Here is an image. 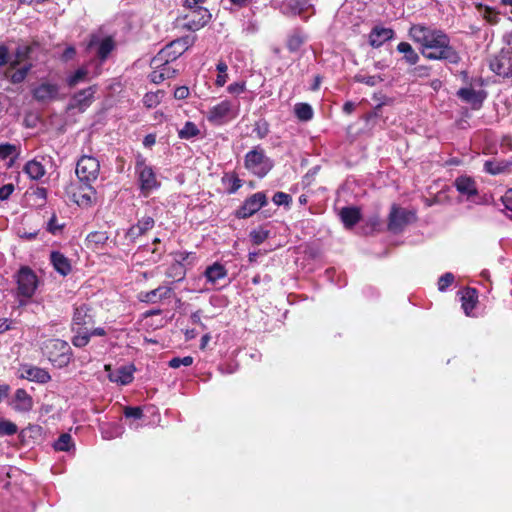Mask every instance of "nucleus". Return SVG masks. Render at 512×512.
Listing matches in <instances>:
<instances>
[{
    "label": "nucleus",
    "instance_id": "1",
    "mask_svg": "<svg viewBox=\"0 0 512 512\" xmlns=\"http://www.w3.org/2000/svg\"><path fill=\"white\" fill-rule=\"evenodd\" d=\"M411 39L419 44L421 54L428 60L447 61L457 65L459 53L450 43V37L441 29L424 24H413L409 29Z\"/></svg>",
    "mask_w": 512,
    "mask_h": 512
},
{
    "label": "nucleus",
    "instance_id": "2",
    "mask_svg": "<svg viewBox=\"0 0 512 512\" xmlns=\"http://www.w3.org/2000/svg\"><path fill=\"white\" fill-rule=\"evenodd\" d=\"M461 76L466 86L461 87L456 92V96L469 104L472 109L479 110L488 96L487 91L483 89V79L480 77L470 78L467 71H462Z\"/></svg>",
    "mask_w": 512,
    "mask_h": 512
},
{
    "label": "nucleus",
    "instance_id": "3",
    "mask_svg": "<svg viewBox=\"0 0 512 512\" xmlns=\"http://www.w3.org/2000/svg\"><path fill=\"white\" fill-rule=\"evenodd\" d=\"M42 352L56 368L68 366L73 357L70 345L61 339L46 340L42 345Z\"/></svg>",
    "mask_w": 512,
    "mask_h": 512
},
{
    "label": "nucleus",
    "instance_id": "4",
    "mask_svg": "<svg viewBox=\"0 0 512 512\" xmlns=\"http://www.w3.org/2000/svg\"><path fill=\"white\" fill-rule=\"evenodd\" d=\"M192 43L193 40L189 36L172 41L170 44L162 48L151 59V68H158L165 65L167 62L173 63L188 49Z\"/></svg>",
    "mask_w": 512,
    "mask_h": 512
},
{
    "label": "nucleus",
    "instance_id": "5",
    "mask_svg": "<svg viewBox=\"0 0 512 512\" xmlns=\"http://www.w3.org/2000/svg\"><path fill=\"white\" fill-rule=\"evenodd\" d=\"M135 174L141 194L144 197L157 190L161 183L157 180L156 173L152 166L146 163L142 155H138L135 161Z\"/></svg>",
    "mask_w": 512,
    "mask_h": 512
},
{
    "label": "nucleus",
    "instance_id": "6",
    "mask_svg": "<svg viewBox=\"0 0 512 512\" xmlns=\"http://www.w3.org/2000/svg\"><path fill=\"white\" fill-rule=\"evenodd\" d=\"M273 166V160L265 154L260 146H255L244 157V167L258 178H264Z\"/></svg>",
    "mask_w": 512,
    "mask_h": 512
},
{
    "label": "nucleus",
    "instance_id": "7",
    "mask_svg": "<svg viewBox=\"0 0 512 512\" xmlns=\"http://www.w3.org/2000/svg\"><path fill=\"white\" fill-rule=\"evenodd\" d=\"M100 173V162L91 155H83L76 165V175L83 185L93 184L97 181Z\"/></svg>",
    "mask_w": 512,
    "mask_h": 512
},
{
    "label": "nucleus",
    "instance_id": "8",
    "mask_svg": "<svg viewBox=\"0 0 512 512\" xmlns=\"http://www.w3.org/2000/svg\"><path fill=\"white\" fill-rule=\"evenodd\" d=\"M115 46V40L112 36H102L99 32L92 33L87 44V48L94 51L100 63L108 59Z\"/></svg>",
    "mask_w": 512,
    "mask_h": 512
},
{
    "label": "nucleus",
    "instance_id": "9",
    "mask_svg": "<svg viewBox=\"0 0 512 512\" xmlns=\"http://www.w3.org/2000/svg\"><path fill=\"white\" fill-rule=\"evenodd\" d=\"M267 204V198L264 192H256L248 197L243 204L236 210L235 216L239 219L251 217Z\"/></svg>",
    "mask_w": 512,
    "mask_h": 512
},
{
    "label": "nucleus",
    "instance_id": "10",
    "mask_svg": "<svg viewBox=\"0 0 512 512\" xmlns=\"http://www.w3.org/2000/svg\"><path fill=\"white\" fill-rule=\"evenodd\" d=\"M37 276L29 267H21L17 274L19 295L30 298L37 288Z\"/></svg>",
    "mask_w": 512,
    "mask_h": 512
},
{
    "label": "nucleus",
    "instance_id": "11",
    "mask_svg": "<svg viewBox=\"0 0 512 512\" xmlns=\"http://www.w3.org/2000/svg\"><path fill=\"white\" fill-rule=\"evenodd\" d=\"M489 68L498 76L512 78V52L502 51L491 58Z\"/></svg>",
    "mask_w": 512,
    "mask_h": 512
},
{
    "label": "nucleus",
    "instance_id": "12",
    "mask_svg": "<svg viewBox=\"0 0 512 512\" xmlns=\"http://www.w3.org/2000/svg\"><path fill=\"white\" fill-rule=\"evenodd\" d=\"M232 118V104L229 100H223L211 107L206 119L215 126H221Z\"/></svg>",
    "mask_w": 512,
    "mask_h": 512
},
{
    "label": "nucleus",
    "instance_id": "13",
    "mask_svg": "<svg viewBox=\"0 0 512 512\" xmlns=\"http://www.w3.org/2000/svg\"><path fill=\"white\" fill-rule=\"evenodd\" d=\"M415 214L402 208L393 207L389 215L388 229L393 233L401 232L413 219Z\"/></svg>",
    "mask_w": 512,
    "mask_h": 512
},
{
    "label": "nucleus",
    "instance_id": "14",
    "mask_svg": "<svg viewBox=\"0 0 512 512\" xmlns=\"http://www.w3.org/2000/svg\"><path fill=\"white\" fill-rule=\"evenodd\" d=\"M96 91L97 85H92L76 92L70 99L69 109L84 112L93 103Z\"/></svg>",
    "mask_w": 512,
    "mask_h": 512
},
{
    "label": "nucleus",
    "instance_id": "15",
    "mask_svg": "<svg viewBox=\"0 0 512 512\" xmlns=\"http://www.w3.org/2000/svg\"><path fill=\"white\" fill-rule=\"evenodd\" d=\"M108 379L119 385H128L134 379L135 366L133 364L124 365L117 369H111L110 365H105Z\"/></svg>",
    "mask_w": 512,
    "mask_h": 512
},
{
    "label": "nucleus",
    "instance_id": "16",
    "mask_svg": "<svg viewBox=\"0 0 512 512\" xmlns=\"http://www.w3.org/2000/svg\"><path fill=\"white\" fill-rule=\"evenodd\" d=\"M211 19V13L208 9L191 10L185 16L186 22L183 27L190 31H198L203 28Z\"/></svg>",
    "mask_w": 512,
    "mask_h": 512
},
{
    "label": "nucleus",
    "instance_id": "17",
    "mask_svg": "<svg viewBox=\"0 0 512 512\" xmlns=\"http://www.w3.org/2000/svg\"><path fill=\"white\" fill-rule=\"evenodd\" d=\"M59 86L55 83L42 82L32 90L33 98L38 102H49L57 98Z\"/></svg>",
    "mask_w": 512,
    "mask_h": 512
},
{
    "label": "nucleus",
    "instance_id": "18",
    "mask_svg": "<svg viewBox=\"0 0 512 512\" xmlns=\"http://www.w3.org/2000/svg\"><path fill=\"white\" fill-rule=\"evenodd\" d=\"M172 288L170 286H158L156 289L150 291H142L138 294V300L141 303L156 304L164 299L170 297Z\"/></svg>",
    "mask_w": 512,
    "mask_h": 512
},
{
    "label": "nucleus",
    "instance_id": "19",
    "mask_svg": "<svg viewBox=\"0 0 512 512\" xmlns=\"http://www.w3.org/2000/svg\"><path fill=\"white\" fill-rule=\"evenodd\" d=\"M21 370V377L28 381L46 384L51 380L49 372L44 368L26 364L22 366Z\"/></svg>",
    "mask_w": 512,
    "mask_h": 512
},
{
    "label": "nucleus",
    "instance_id": "20",
    "mask_svg": "<svg viewBox=\"0 0 512 512\" xmlns=\"http://www.w3.org/2000/svg\"><path fill=\"white\" fill-rule=\"evenodd\" d=\"M155 225V220L151 216H143L136 224L132 225L126 232L125 236L130 241H135L140 236L146 234Z\"/></svg>",
    "mask_w": 512,
    "mask_h": 512
},
{
    "label": "nucleus",
    "instance_id": "21",
    "mask_svg": "<svg viewBox=\"0 0 512 512\" xmlns=\"http://www.w3.org/2000/svg\"><path fill=\"white\" fill-rule=\"evenodd\" d=\"M395 32L391 28L375 26L369 33V44L374 48L381 47L387 41L394 38Z\"/></svg>",
    "mask_w": 512,
    "mask_h": 512
},
{
    "label": "nucleus",
    "instance_id": "22",
    "mask_svg": "<svg viewBox=\"0 0 512 512\" xmlns=\"http://www.w3.org/2000/svg\"><path fill=\"white\" fill-rule=\"evenodd\" d=\"M93 323L94 315L92 314V309L88 305L82 304L75 308L72 319V327L83 329V327L92 325Z\"/></svg>",
    "mask_w": 512,
    "mask_h": 512
},
{
    "label": "nucleus",
    "instance_id": "23",
    "mask_svg": "<svg viewBox=\"0 0 512 512\" xmlns=\"http://www.w3.org/2000/svg\"><path fill=\"white\" fill-rule=\"evenodd\" d=\"M11 405L15 411L26 413L32 410L33 399L25 389L19 388L15 391Z\"/></svg>",
    "mask_w": 512,
    "mask_h": 512
},
{
    "label": "nucleus",
    "instance_id": "24",
    "mask_svg": "<svg viewBox=\"0 0 512 512\" xmlns=\"http://www.w3.org/2000/svg\"><path fill=\"white\" fill-rule=\"evenodd\" d=\"M50 263L61 276H67L72 271L70 259L60 251L50 253Z\"/></svg>",
    "mask_w": 512,
    "mask_h": 512
},
{
    "label": "nucleus",
    "instance_id": "25",
    "mask_svg": "<svg viewBox=\"0 0 512 512\" xmlns=\"http://www.w3.org/2000/svg\"><path fill=\"white\" fill-rule=\"evenodd\" d=\"M75 202L79 206L88 207L91 206L96 200V190L93 184L83 185L81 184L78 192L74 193Z\"/></svg>",
    "mask_w": 512,
    "mask_h": 512
},
{
    "label": "nucleus",
    "instance_id": "26",
    "mask_svg": "<svg viewBox=\"0 0 512 512\" xmlns=\"http://www.w3.org/2000/svg\"><path fill=\"white\" fill-rule=\"evenodd\" d=\"M101 436L105 440H112L121 437L124 433V426L119 422H103L99 426Z\"/></svg>",
    "mask_w": 512,
    "mask_h": 512
},
{
    "label": "nucleus",
    "instance_id": "27",
    "mask_svg": "<svg viewBox=\"0 0 512 512\" xmlns=\"http://www.w3.org/2000/svg\"><path fill=\"white\" fill-rule=\"evenodd\" d=\"M152 69L153 71L150 73L149 79L155 84H160L165 79L172 78L176 74V69L171 66L170 62H167L165 65L158 68Z\"/></svg>",
    "mask_w": 512,
    "mask_h": 512
},
{
    "label": "nucleus",
    "instance_id": "28",
    "mask_svg": "<svg viewBox=\"0 0 512 512\" xmlns=\"http://www.w3.org/2000/svg\"><path fill=\"white\" fill-rule=\"evenodd\" d=\"M339 216L344 226L350 229L360 221L361 212L357 207H343Z\"/></svg>",
    "mask_w": 512,
    "mask_h": 512
},
{
    "label": "nucleus",
    "instance_id": "29",
    "mask_svg": "<svg viewBox=\"0 0 512 512\" xmlns=\"http://www.w3.org/2000/svg\"><path fill=\"white\" fill-rule=\"evenodd\" d=\"M455 187L459 193L468 197L474 196L478 193L476 182L468 176H460L456 178Z\"/></svg>",
    "mask_w": 512,
    "mask_h": 512
},
{
    "label": "nucleus",
    "instance_id": "30",
    "mask_svg": "<svg viewBox=\"0 0 512 512\" xmlns=\"http://www.w3.org/2000/svg\"><path fill=\"white\" fill-rule=\"evenodd\" d=\"M23 171L32 180H40L46 174L45 165L37 158L28 161Z\"/></svg>",
    "mask_w": 512,
    "mask_h": 512
},
{
    "label": "nucleus",
    "instance_id": "31",
    "mask_svg": "<svg viewBox=\"0 0 512 512\" xmlns=\"http://www.w3.org/2000/svg\"><path fill=\"white\" fill-rule=\"evenodd\" d=\"M207 282L215 284L218 280L227 276V270L221 263L215 262L209 265L204 272Z\"/></svg>",
    "mask_w": 512,
    "mask_h": 512
},
{
    "label": "nucleus",
    "instance_id": "32",
    "mask_svg": "<svg viewBox=\"0 0 512 512\" xmlns=\"http://www.w3.org/2000/svg\"><path fill=\"white\" fill-rule=\"evenodd\" d=\"M512 163L508 161L487 160L483 170L490 175H499L508 171Z\"/></svg>",
    "mask_w": 512,
    "mask_h": 512
},
{
    "label": "nucleus",
    "instance_id": "33",
    "mask_svg": "<svg viewBox=\"0 0 512 512\" xmlns=\"http://www.w3.org/2000/svg\"><path fill=\"white\" fill-rule=\"evenodd\" d=\"M477 291L473 288H468L462 293L461 301L464 313L469 316L477 303Z\"/></svg>",
    "mask_w": 512,
    "mask_h": 512
},
{
    "label": "nucleus",
    "instance_id": "34",
    "mask_svg": "<svg viewBox=\"0 0 512 512\" xmlns=\"http://www.w3.org/2000/svg\"><path fill=\"white\" fill-rule=\"evenodd\" d=\"M228 194L236 193L242 187V180L234 173H225L221 179Z\"/></svg>",
    "mask_w": 512,
    "mask_h": 512
},
{
    "label": "nucleus",
    "instance_id": "35",
    "mask_svg": "<svg viewBox=\"0 0 512 512\" xmlns=\"http://www.w3.org/2000/svg\"><path fill=\"white\" fill-rule=\"evenodd\" d=\"M397 51L403 54L404 60L409 65H415L419 61V55L408 42H400Z\"/></svg>",
    "mask_w": 512,
    "mask_h": 512
},
{
    "label": "nucleus",
    "instance_id": "36",
    "mask_svg": "<svg viewBox=\"0 0 512 512\" xmlns=\"http://www.w3.org/2000/svg\"><path fill=\"white\" fill-rule=\"evenodd\" d=\"M294 114L299 121L308 122L312 120L314 111L310 104L299 102L294 105Z\"/></svg>",
    "mask_w": 512,
    "mask_h": 512
},
{
    "label": "nucleus",
    "instance_id": "37",
    "mask_svg": "<svg viewBox=\"0 0 512 512\" xmlns=\"http://www.w3.org/2000/svg\"><path fill=\"white\" fill-rule=\"evenodd\" d=\"M306 35L301 30H294L287 40V48L290 52L298 51L306 41Z\"/></svg>",
    "mask_w": 512,
    "mask_h": 512
},
{
    "label": "nucleus",
    "instance_id": "38",
    "mask_svg": "<svg viewBox=\"0 0 512 512\" xmlns=\"http://www.w3.org/2000/svg\"><path fill=\"white\" fill-rule=\"evenodd\" d=\"M200 129L192 121H186L183 127L178 130V137L183 140H190L200 135Z\"/></svg>",
    "mask_w": 512,
    "mask_h": 512
},
{
    "label": "nucleus",
    "instance_id": "39",
    "mask_svg": "<svg viewBox=\"0 0 512 512\" xmlns=\"http://www.w3.org/2000/svg\"><path fill=\"white\" fill-rule=\"evenodd\" d=\"M74 333L71 342L77 348L85 347L90 341V335L87 329L72 327Z\"/></svg>",
    "mask_w": 512,
    "mask_h": 512
},
{
    "label": "nucleus",
    "instance_id": "40",
    "mask_svg": "<svg viewBox=\"0 0 512 512\" xmlns=\"http://www.w3.org/2000/svg\"><path fill=\"white\" fill-rule=\"evenodd\" d=\"M31 68H32L31 64H26L15 71L7 72L6 77L9 79V81L12 84H20L26 79Z\"/></svg>",
    "mask_w": 512,
    "mask_h": 512
},
{
    "label": "nucleus",
    "instance_id": "41",
    "mask_svg": "<svg viewBox=\"0 0 512 512\" xmlns=\"http://www.w3.org/2000/svg\"><path fill=\"white\" fill-rule=\"evenodd\" d=\"M53 448L56 451L69 452L72 448H74L71 435L69 433L61 434L59 438L53 443Z\"/></svg>",
    "mask_w": 512,
    "mask_h": 512
},
{
    "label": "nucleus",
    "instance_id": "42",
    "mask_svg": "<svg viewBox=\"0 0 512 512\" xmlns=\"http://www.w3.org/2000/svg\"><path fill=\"white\" fill-rule=\"evenodd\" d=\"M354 81L357 83H363L370 87H374L377 84L383 82L384 78L380 75H366L362 73H357L354 76Z\"/></svg>",
    "mask_w": 512,
    "mask_h": 512
},
{
    "label": "nucleus",
    "instance_id": "43",
    "mask_svg": "<svg viewBox=\"0 0 512 512\" xmlns=\"http://www.w3.org/2000/svg\"><path fill=\"white\" fill-rule=\"evenodd\" d=\"M167 277L175 279V281L180 282L185 278V268L183 264L179 261L171 264L166 272Z\"/></svg>",
    "mask_w": 512,
    "mask_h": 512
},
{
    "label": "nucleus",
    "instance_id": "44",
    "mask_svg": "<svg viewBox=\"0 0 512 512\" xmlns=\"http://www.w3.org/2000/svg\"><path fill=\"white\" fill-rule=\"evenodd\" d=\"M88 70L86 67L78 68L73 74L69 75L66 79L69 87H74L78 83L83 82L87 79Z\"/></svg>",
    "mask_w": 512,
    "mask_h": 512
},
{
    "label": "nucleus",
    "instance_id": "45",
    "mask_svg": "<svg viewBox=\"0 0 512 512\" xmlns=\"http://www.w3.org/2000/svg\"><path fill=\"white\" fill-rule=\"evenodd\" d=\"M164 92L158 90L156 92H148L143 97V103L147 108L156 107L162 100Z\"/></svg>",
    "mask_w": 512,
    "mask_h": 512
},
{
    "label": "nucleus",
    "instance_id": "46",
    "mask_svg": "<svg viewBox=\"0 0 512 512\" xmlns=\"http://www.w3.org/2000/svg\"><path fill=\"white\" fill-rule=\"evenodd\" d=\"M216 70L218 71V75H217L215 84L218 87H223L226 84L227 79H228V74H227L228 66L224 61H219L216 65Z\"/></svg>",
    "mask_w": 512,
    "mask_h": 512
},
{
    "label": "nucleus",
    "instance_id": "47",
    "mask_svg": "<svg viewBox=\"0 0 512 512\" xmlns=\"http://www.w3.org/2000/svg\"><path fill=\"white\" fill-rule=\"evenodd\" d=\"M194 362V359L192 356H185V357H173L169 360L168 366L173 369H178L181 366H191Z\"/></svg>",
    "mask_w": 512,
    "mask_h": 512
},
{
    "label": "nucleus",
    "instance_id": "48",
    "mask_svg": "<svg viewBox=\"0 0 512 512\" xmlns=\"http://www.w3.org/2000/svg\"><path fill=\"white\" fill-rule=\"evenodd\" d=\"M269 236V231L263 228H257L250 232V239L253 244L260 245L262 244Z\"/></svg>",
    "mask_w": 512,
    "mask_h": 512
},
{
    "label": "nucleus",
    "instance_id": "49",
    "mask_svg": "<svg viewBox=\"0 0 512 512\" xmlns=\"http://www.w3.org/2000/svg\"><path fill=\"white\" fill-rule=\"evenodd\" d=\"M18 427L15 423L8 420L0 421V435L1 436H12L16 434Z\"/></svg>",
    "mask_w": 512,
    "mask_h": 512
},
{
    "label": "nucleus",
    "instance_id": "50",
    "mask_svg": "<svg viewBox=\"0 0 512 512\" xmlns=\"http://www.w3.org/2000/svg\"><path fill=\"white\" fill-rule=\"evenodd\" d=\"M272 201L277 206H289L292 202V197L285 192H276L273 195Z\"/></svg>",
    "mask_w": 512,
    "mask_h": 512
},
{
    "label": "nucleus",
    "instance_id": "51",
    "mask_svg": "<svg viewBox=\"0 0 512 512\" xmlns=\"http://www.w3.org/2000/svg\"><path fill=\"white\" fill-rule=\"evenodd\" d=\"M63 228H64V224H58L57 216H56V214H53L51 216V218L49 219V221L47 222L46 230L53 235H57V234L61 233Z\"/></svg>",
    "mask_w": 512,
    "mask_h": 512
},
{
    "label": "nucleus",
    "instance_id": "52",
    "mask_svg": "<svg viewBox=\"0 0 512 512\" xmlns=\"http://www.w3.org/2000/svg\"><path fill=\"white\" fill-rule=\"evenodd\" d=\"M454 275L451 272L443 274L438 280V290L444 292L454 282Z\"/></svg>",
    "mask_w": 512,
    "mask_h": 512
},
{
    "label": "nucleus",
    "instance_id": "53",
    "mask_svg": "<svg viewBox=\"0 0 512 512\" xmlns=\"http://www.w3.org/2000/svg\"><path fill=\"white\" fill-rule=\"evenodd\" d=\"M17 152V147L10 143L0 144V158L6 159L15 155Z\"/></svg>",
    "mask_w": 512,
    "mask_h": 512
},
{
    "label": "nucleus",
    "instance_id": "54",
    "mask_svg": "<svg viewBox=\"0 0 512 512\" xmlns=\"http://www.w3.org/2000/svg\"><path fill=\"white\" fill-rule=\"evenodd\" d=\"M124 416L134 420H140L143 417V410L141 407L127 406L124 409Z\"/></svg>",
    "mask_w": 512,
    "mask_h": 512
},
{
    "label": "nucleus",
    "instance_id": "55",
    "mask_svg": "<svg viewBox=\"0 0 512 512\" xmlns=\"http://www.w3.org/2000/svg\"><path fill=\"white\" fill-rule=\"evenodd\" d=\"M289 6L294 14H301L308 7V0H290Z\"/></svg>",
    "mask_w": 512,
    "mask_h": 512
},
{
    "label": "nucleus",
    "instance_id": "56",
    "mask_svg": "<svg viewBox=\"0 0 512 512\" xmlns=\"http://www.w3.org/2000/svg\"><path fill=\"white\" fill-rule=\"evenodd\" d=\"M87 239L88 241L93 242L95 244H104L107 241L108 236L105 232L95 231L89 233Z\"/></svg>",
    "mask_w": 512,
    "mask_h": 512
},
{
    "label": "nucleus",
    "instance_id": "57",
    "mask_svg": "<svg viewBox=\"0 0 512 512\" xmlns=\"http://www.w3.org/2000/svg\"><path fill=\"white\" fill-rule=\"evenodd\" d=\"M246 90V83L244 81L231 83L227 87V91L232 95H239Z\"/></svg>",
    "mask_w": 512,
    "mask_h": 512
},
{
    "label": "nucleus",
    "instance_id": "58",
    "mask_svg": "<svg viewBox=\"0 0 512 512\" xmlns=\"http://www.w3.org/2000/svg\"><path fill=\"white\" fill-rule=\"evenodd\" d=\"M32 195L40 201V205H44L47 200L48 191L45 187H37L33 192Z\"/></svg>",
    "mask_w": 512,
    "mask_h": 512
},
{
    "label": "nucleus",
    "instance_id": "59",
    "mask_svg": "<svg viewBox=\"0 0 512 512\" xmlns=\"http://www.w3.org/2000/svg\"><path fill=\"white\" fill-rule=\"evenodd\" d=\"M14 191V185L13 184H5L2 187H0V200L5 201L8 200L11 194Z\"/></svg>",
    "mask_w": 512,
    "mask_h": 512
},
{
    "label": "nucleus",
    "instance_id": "60",
    "mask_svg": "<svg viewBox=\"0 0 512 512\" xmlns=\"http://www.w3.org/2000/svg\"><path fill=\"white\" fill-rule=\"evenodd\" d=\"M189 94V89L186 86H180L174 90V98L177 100H184L189 96Z\"/></svg>",
    "mask_w": 512,
    "mask_h": 512
},
{
    "label": "nucleus",
    "instance_id": "61",
    "mask_svg": "<svg viewBox=\"0 0 512 512\" xmlns=\"http://www.w3.org/2000/svg\"><path fill=\"white\" fill-rule=\"evenodd\" d=\"M9 62V49L6 45H0V67L5 66Z\"/></svg>",
    "mask_w": 512,
    "mask_h": 512
},
{
    "label": "nucleus",
    "instance_id": "62",
    "mask_svg": "<svg viewBox=\"0 0 512 512\" xmlns=\"http://www.w3.org/2000/svg\"><path fill=\"white\" fill-rule=\"evenodd\" d=\"M506 210L512 211V188L507 190L501 198Z\"/></svg>",
    "mask_w": 512,
    "mask_h": 512
},
{
    "label": "nucleus",
    "instance_id": "63",
    "mask_svg": "<svg viewBox=\"0 0 512 512\" xmlns=\"http://www.w3.org/2000/svg\"><path fill=\"white\" fill-rule=\"evenodd\" d=\"M206 0H185L186 7L191 10L205 9L201 6Z\"/></svg>",
    "mask_w": 512,
    "mask_h": 512
},
{
    "label": "nucleus",
    "instance_id": "64",
    "mask_svg": "<svg viewBox=\"0 0 512 512\" xmlns=\"http://www.w3.org/2000/svg\"><path fill=\"white\" fill-rule=\"evenodd\" d=\"M75 54H76V49L73 46H68L63 51L61 57L64 61H69L75 56Z\"/></svg>",
    "mask_w": 512,
    "mask_h": 512
}]
</instances>
